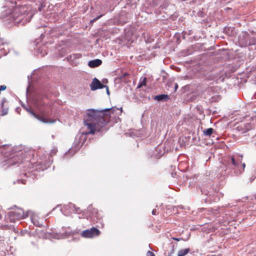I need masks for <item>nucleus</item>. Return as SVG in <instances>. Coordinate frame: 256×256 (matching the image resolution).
I'll return each instance as SVG.
<instances>
[{"mask_svg":"<svg viewBox=\"0 0 256 256\" xmlns=\"http://www.w3.org/2000/svg\"><path fill=\"white\" fill-rule=\"evenodd\" d=\"M7 114V112H4L3 111V112H2V115H5V114Z\"/></svg>","mask_w":256,"mask_h":256,"instance_id":"473e14b6","label":"nucleus"},{"mask_svg":"<svg viewBox=\"0 0 256 256\" xmlns=\"http://www.w3.org/2000/svg\"><path fill=\"white\" fill-rule=\"evenodd\" d=\"M146 77H142L138 84V88H140L142 86H146Z\"/></svg>","mask_w":256,"mask_h":256,"instance_id":"6ab92c4d","label":"nucleus"},{"mask_svg":"<svg viewBox=\"0 0 256 256\" xmlns=\"http://www.w3.org/2000/svg\"><path fill=\"white\" fill-rule=\"evenodd\" d=\"M104 14H100V16H96L93 20H91V22H95L100 18Z\"/></svg>","mask_w":256,"mask_h":256,"instance_id":"b1692460","label":"nucleus"},{"mask_svg":"<svg viewBox=\"0 0 256 256\" xmlns=\"http://www.w3.org/2000/svg\"><path fill=\"white\" fill-rule=\"evenodd\" d=\"M6 87L4 85H2L0 86V92L6 89Z\"/></svg>","mask_w":256,"mask_h":256,"instance_id":"bb28decb","label":"nucleus"},{"mask_svg":"<svg viewBox=\"0 0 256 256\" xmlns=\"http://www.w3.org/2000/svg\"><path fill=\"white\" fill-rule=\"evenodd\" d=\"M178 88V84H174V90L176 91Z\"/></svg>","mask_w":256,"mask_h":256,"instance_id":"7c9ffc66","label":"nucleus"},{"mask_svg":"<svg viewBox=\"0 0 256 256\" xmlns=\"http://www.w3.org/2000/svg\"><path fill=\"white\" fill-rule=\"evenodd\" d=\"M169 99V96L168 94H162L160 95H156L154 96V100L160 102V101H166Z\"/></svg>","mask_w":256,"mask_h":256,"instance_id":"dca6fc26","label":"nucleus"},{"mask_svg":"<svg viewBox=\"0 0 256 256\" xmlns=\"http://www.w3.org/2000/svg\"><path fill=\"white\" fill-rule=\"evenodd\" d=\"M106 88V93L108 94H110V91H109V90H108V86H106L105 87Z\"/></svg>","mask_w":256,"mask_h":256,"instance_id":"c756f323","label":"nucleus"},{"mask_svg":"<svg viewBox=\"0 0 256 256\" xmlns=\"http://www.w3.org/2000/svg\"><path fill=\"white\" fill-rule=\"evenodd\" d=\"M100 232L96 228L92 227L82 232L81 236L86 238H92L98 236Z\"/></svg>","mask_w":256,"mask_h":256,"instance_id":"423d86ee","label":"nucleus"},{"mask_svg":"<svg viewBox=\"0 0 256 256\" xmlns=\"http://www.w3.org/2000/svg\"><path fill=\"white\" fill-rule=\"evenodd\" d=\"M103 82H107L108 80H103Z\"/></svg>","mask_w":256,"mask_h":256,"instance_id":"58836bf2","label":"nucleus"},{"mask_svg":"<svg viewBox=\"0 0 256 256\" xmlns=\"http://www.w3.org/2000/svg\"><path fill=\"white\" fill-rule=\"evenodd\" d=\"M50 153H51L52 154H53V153L55 154V153H56V152H55V150H52V152Z\"/></svg>","mask_w":256,"mask_h":256,"instance_id":"c9c22d12","label":"nucleus"},{"mask_svg":"<svg viewBox=\"0 0 256 256\" xmlns=\"http://www.w3.org/2000/svg\"><path fill=\"white\" fill-rule=\"evenodd\" d=\"M38 54H40L42 56H44V55L47 54L46 50H43V48L42 50L41 48H38Z\"/></svg>","mask_w":256,"mask_h":256,"instance_id":"5701e85b","label":"nucleus"},{"mask_svg":"<svg viewBox=\"0 0 256 256\" xmlns=\"http://www.w3.org/2000/svg\"><path fill=\"white\" fill-rule=\"evenodd\" d=\"M214 132V128H210L204 129L203 130V134L206 136L210 137Z\"/></svg>","mask_w":256,"mask_h":256,"instance_id":"f3484780","label":"nucleus"},{"mask_svg":"<svg viewBox=\"0 0 256 256\" xmlns=\"http://www.w3.org/2000/svg\"><path fill=\"white\" fill-rule=\"evenodd\" d=\"M146 256H155L154 254V252H152L151 251H148L147 252V254H146Z\"/></svg>","mask_w":256,"mask_h":256,"instance_id":"393cba45","label":"nucleus"},{"mask_svg":"<svg viewBox=\"0 0 256 256\" xmlns=\"http://www.w3.org/2000/svg\"><path fill=\"white\" fill-rule=\"evenodd\" d=\"M90 86L91 90L94 91L98 89L103 88L106 86L102 84V82L98 79L94 78L92 80V82L90 84Z\"/></svg>","mask_w":256,"mask_h":256,"instance_id":"9b49d317","label":"nucleus"},{"mask_svg":"<svg viewBox=\"0 0 256 256\" xmlns=\"http://www.w3.org/2000/svg\"><path fill=\"white\" fill-rule=\"evenodd\" d=\"M0 50H1V49H0Z\"/></svg>","mask_w":256,"mask_h":256,"instance_id":"37998d69","label":"nucleus"},{"mask_svg":"<svg viewBox=\"0 0 256 256\" xmlns=\"http://www.w3.org/2000/svg\"><path fill=\"white\" fill-rule=\"evenodd\" d=\"M18 182H22V183L24 184V182H23V180H18Z\"/></svg>","mask_w":256,"mask_h":256,"instance_id":"4c0bfd02","label":"nucleus"},{"mask_svg":"<svg viewBox=\"0 0 256 256\" xmlns=\"http://www.w3.org/2000/svg\"><path fill=\"white\" fill-rule=\"evenodd\" d=\"M174 239L176 241H179L180 240V238H174Z\"/></svg>","mask_w":256,"mask_h":256,"instance_id":"2f4dec72","label":"nucleus"},{"mask_svg":"<svg viewBox=\"0 0 256 256\" xmlns=\"http://www.w3.org/2000/svg\"><path fill=\"white\" fill-rule=\"evenodd\" d=\"M71 204H73L70 203L67 205H66L64 206L63 209H62V212L65 216H68L71 214L74 213V210L71 208Z\"/></svg>","mask_w":256,"mask_h":256,"instance_id":"4468645a","label":"nucleus"},{"mask_svg":"<svg viewBox=\"0 0 256 256\" xmlns=\"http://www.w3.org/2000/svg\"><path fill=\"white\" fill-rule=\"evenodd\" d=\"M44 36V34H41V35H40V37H41V38H42V37L43 38Z\"/></svg>","mask_w":256,"mask_h":256,"instance_id":"ea45409f","label":"nucleus"},{"mask_svg":"<svg viewBox=\"0 0 256 256\" xmlns=\"http://www.w3.org/2000/svg\"><path fill=\"white\" fill-rule=\"evenodd\" d=\"M8 6H4V10L0 14V19L8 26L12 25L24 26L30 22L33 14L28 11L26 6H16L10 8Z\"/></svg>","mask_w":256,"mask_h":256,"instance_id":"f03ea898","label":"nucleus"},{"mask_svg":"<svg viewBox=\"0 0 256 256\" xmlns=\"http://www.w3.org/2000/svg\"><path fill=\"white\" fill-rule=\"evenodd\" d=\"M88 211L90 212L88 218L94 224L98 223L100 220V216L97 209L89 206Z\"/></svg>","mask_w":256,"mask_h":256,"instance_id":"0eeeda50","label":"nucleus"},{"mask_svg":"<svg viewBox=\"0 0 256 256\" xmlns=\"http://www.w3.org/2000/svg\"><path fill=\"white\" fill-rule=\"evenodd\" d=\"M254 137H255V138H256V135L254 136Z\"/></svg>","mask_w":256,"mask_h":256,"instance_id":"79ce46f5","label":"nucleus"},{"mask_svg":"<svg viewBox=\"0 0 256 256\" xmlns=\"http://www.w3.org/2000/svg\"><path fill=\"white\" fill-rule=\"evenodd\" d=\"M156 209H154V210H152V214H153V215H156Z\"/></svg>","mask_w":256,"mask_h":256,"instance_id":"c85d7f7f","label":"nucleus"},{"mask_svg":"<svg viewBox=\"0 0 256 256\" xmlns=\"http://www.w3.org/2000/svg\"><path fill=\"white\" fill-rule=\"evenodd\" d=\"M4 104V102L2 101V106H3Z\"/></svg>","mask_w":256,"mask_h":256,"instance_id":"a19ab883","label":"nucleus"},{"mask_svg":"<svg viewBox=\"0 0 256 256\" xmlns=\"http://www.w3.org/2000/svg\"><path fill=\"white\" fill-rule=\"evenodd\" d=\"M174 251V246H172V252H173Z\"/></svg>","mask_w":256,"mask_h":256,"instance_id":"72a5a7b5","label":"nucleus"},{"mask_svg":"<svg viewBox=\"0 0 256 256\" xmlns=\"http://www.w3.org/2000/svg\"><path fill=\"white\" fill-rule=\"evenodd\" d=\"M210 212L214 215V216H216V214H218V210H216L212 209L210 210Z\"/></svg>","mask_w":256,"mask_h":256,"instance_id":"a878e982","label":"nucleus"},{"mask_svg":"<svg viewBox=\"0 0 256 256\" xmlns=\"http://www.w3.org/2000/svg\"><path fill=\"white\" fill-rule=\"evenodd\" d=\"M252 128V126L250 123L241 122L236 126V128L238 131L244 134L251 130Z\"/></svg>","mask_w":256,"mask_h":256,"instance_id":"9d476101","label":"nucleus"},{"mask_svg":"<svg viewBox=\"0 0 256 256\" xmlns=\"http://www.w3.org/2000/svg\"><path fill=\"white\" fill-rule=\"evenodd\" d=\"M248 44L249 45H251V46L256 44V38H254V37H250V36Z\"/></svg>","mask_w":256,"mask_h":256,"instance_id":"412c9836","label":"nucleus"},{"mask_svg":"<svg viewBox=\"0 0 256 256\" xmlns=\"http://www.w3.org/2000/svg\"><path fill=\"white\" fill-rule=\"evenodd\" d=\"M22 108L26 110L30 114L34 117L36 118L38 120L44 122V123H54L55 122V120H49L46 118H45L42 116H40L35 114L33 111L31 110L30 108H28L26 105L22 104Z\"/></svg>","mask_w":256,"mask_h":256,"instance_id":"1a4fd4ad","label":"nucleus"},{"mask_svg":"<svg viewBox=\"0 0 256 256\" xmlns=\"http://www.w3.org/2000/svg\"><path fill=\"white\" fill-rule=\"evenodd\" d=\"M29 214H30L31 221L34 226L38 227L42 226V222L40 221L39 218L36 214L32 212L31 213H29Z\"/></svg>","mask_w":256,"mask_h":256,"instance_id":"f8f14e48","label":"nucleus"},{"mask_svg":"<svg viewBox=\"0 0 256 256\" xmlns=\"http://www.w3.org/2000/svg\"><path fill=\"white\" fill-rule=\"evenodd\" d=\"M82 56V55L81 54H70L66 58L67 60L70 63V64L72 66L74 64V60L76 59H78L81 58Z\"/></svg>","mask_w":256,"mask_h":256,"instance_id":"ddd939ff","label":"nucleus"},{"mask_svg":"<svg viewBox=\"0 0 256 256\" xmlns=\"http://www.w3.org/2000/svg\"><path fill=\"white\" fill-rule=\"evenodd\" d=\"M102 64V61L100 59H96L88 62V66L92 68H94L100 66Z\"/></svg>","mask_w":256,"mask_h":256,"instance_id":"2eb2a0df","label":"nucleus"},{"mask_svg":"<svg viewBox=\"0 0 256 256\" xmlns=\"http://www.w3.org/2000/svg\"><path fill=\"white\" fill-rule=\"evenodd\" d=\"M71 208L74 210V214H80L81 210L80 208H76L74 204H71Z\"/></svg>","mask_w":256,"mask_h":256,"instance_id":"4be33fe9","label":"nucleus"},{"mask_svg":"<svg viewBox=\"0 0 256 256\" xmlns=\"http://www.w3.org/2000/svg\"><path fill=\"white\" fill-rule=\"evenodd\" d=\"M4 44V41L3 39L0 38V46H3Z\"/></svg>","mask_w":256,"mask_h":256,"instance_id":"cd10ccee","label":"nucleus"},{"mask_svg":"<svg viewBox=\"0 0 256 256\" xmlns=\"http://www.w3.org/2000/svg\"><path fill=\"white\" fill-rule=\"evenodd\" d=\"M172 256L171 255V256Z\"/></svg>","mask_w":256,"mask_h":256,"instance_id":"c03bdc74","label":"nucleus"},{"mask_svg":"<svg viewBox=\"0 0 256 256\" xmlns=\"http://www.w3.org/2000/svg\"><path fill=\"white\" fill-rule=\"evenodd\" d=\"M122 108H117L116 106L107 108L100 110L90 109L86 113V119L84 120V124L87 126L89 131L82 132L80 139H84L82 145L84 142L86 136L89 134H94L98 132L101 134L105 133L108 129L106 126L110 120L112 114L118 116L122 113Z\"/></svg>","mask_w":256,"mask_h":256,"instance_id":"f257e3e1","label":"nucleus"},{"mask_svg":"<svg viewBox=\"0 0 256 256\" xmlns=\"http://www.w3.org/2000/svg\"><path fill=\"white\" fill-rule=\"evenodd\" d=\"M42 152V150H39L38 153L36 154L38 156L40 157V160H41L40 161H39V162H38V164H42V162L45 160V159H46V154H44L42 156H40V152Z\"/></svg>","mask_w":256,"mask_h":256,"instance_id":"aec40b11","label":"nucleus"},{"mask_svg":"<svg viewBox=\"0 0 256 256\" xmlns=\"http://www.w3.org/2000/svg\"><path fill=\"white\" fill-rule=\"evenodd\" d=\"M243 156L234 154L227 156L224 160L226 170L236 176L242 174L244 170L246 164L242 163Z\"/></svg>","mask_w":256,"mask_h":256,"instance_id":"7ed1b4c3","label":"nucleus"},{"mask_svg":"<svg viewBox=\"0 0 256 256\" xmlns=\"http://www.w3.org/2000/svg\"><path fill=\"white\" fill-rule=\"evenodd\" d=\"M38 100H39L38 98V100H36V101H37V102H37V104H38V105H39V104H38Z\"/></svg>","mask_w":256,"mask_h":256,"instance_id":"f704fd0d","label":"nucleus"},{"mask_svg":"<svg viewBox=\"0 0 256 256\" xmlns=\"http://www.w3.org/2000/svg\"><path fill=\"white\" fill-rule=\"evenodd\" d=\"M190 252V249L189 248L180 250L178 251L177 256H185Z\"/></svg>","mask_w":256,"mask_h":256,"instance_id":"a211bd4d","label":"nucleus"},{"mask_svg":"<svg viewBox=\"0 0 256 256\" xmlns=\"http://www.w3.org/2000/svg\"><path fill=\"white\" fill-rule=\"evenodd\" d=\"M19 109H20V108H16V110L18 112H19V110H18Z\"/></svg>","mask_w":256,"mask_h":256,"instance_id":"e433bc0d","label":"nucleus"},{"mask_svg":"<svg viewBox=\"0 0 256 256\" xmlns=\"http://www.w3.org/2000/svg\"><path fill=\"white\" fill-rule=\"evenodd\" d=\"M250 34L246 32H242L239 34L238 42L240 46L246 47L248 45Z\"/></svg>","mask_w":256,"mask_h":256,"instance_id":"6e6552de","label":"nucleus"},{"mask_svg":"<svg viewBox=\"0 0 256 256\" xmlns=\"http://www.w3.org/2000/svg\"><path fill=\"white\" fill-rule=\"evenodd\" d=\"M32 211H27L24 212L22 209L18 208L16 210L11 211L8 212V215L10 222H14L15 220L24 219L27 218L29 213H31Z\"/></svg>","mask_w":256,"mask_h":256,"instance_id":"39448f33","label":"nucleus"},{"mask_svg":"<svg viewBox=\"0 0 256 256\" xmlns=\"http://www.w3.org/2000/svg\"><path fill=\"white\" fill-rule=\"evenodd\" d=\"M32 152L30 151L26 155L24 154V150H20L16 154H12L10 158L4 160L2 163V166L8 165V167L10 166L22 162L23 160L27 159L28 160V156H30L31 154L34 156V154H32Z\"/></svg>","mask_w":256,"mask_h":256,"instance_id":"20e7f679","label":"nucleus"}]
</instances>
